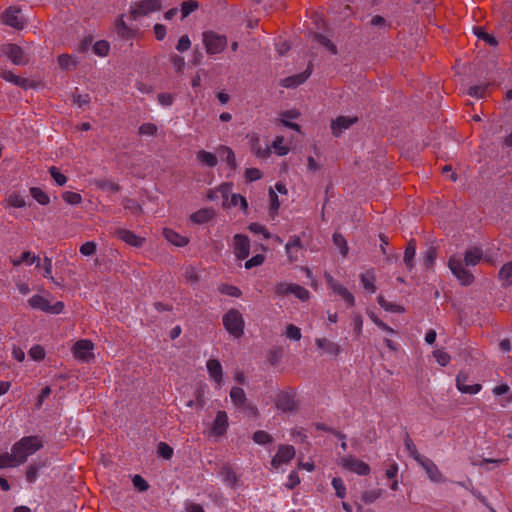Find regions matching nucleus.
Wrapping results in <instances>:
<instances>
[{
    "label": "nucleus",
    "instance_id": "obj_2",
    "mask_svg": "<svg viewBox=\"0 0 512 512\" xmlns=\"http://www.w3.org/2000/svg\"><path fill=\"white\" fill-rule=\"evenodd\" d=\"M222 322L226 331L234 338H240L244 334L245 321L239 310H228L223 315Z\"/></svg>",
    "mask_w": 512,
    "mask_h": 512
},
{
    "label": "nucleus",
    "instance_id": "obj_38",
    "mask_svg": "<svg viewBox=\"0 0 512 512\" xmlns=\"http://www.w3.org/2000/svg\"><path fill=\"white\" fill-rule=\"evenodd\" d=\"M378 304L386 311L391 313H402L404 308L401 305L387 301L384 296H378Z\"/></svg>",
    "mask_w": 512,
    "mask_h": 512
},
{
    "label": "nucleus",
    "instance_id": "obj_15",
    "mask_svg": "<svg viewBox=\"0 0 512 512\" xmlns=\"http://www.w3.org/2000/svg\"><path fill=\"white\" fill-rule=\"evenodd\" d=\"M3 21L5 24L16 29H22L25 25V21L20 14V10L15 7H10L6 10L3 15Z\"/></svg>",
    "mask_w": 512,
    "mask_h": 512
},
{
    "label": "nucleus",
    "instance_id": "obj_39",
    "mask_svg": "<svg viewBox=\"0 0 512 512\" xmlns=\"http://www.w3.org/2000/svg\"><path fill=\"white\" fill-rule=\"evenodd\" d=\"M416 254V244L413 240L408 242V245L404 252V262L408 268H412L414 266V257Z\"/></svg>",
    "mask_w": 512,
    "mask_h": 512
},
{
    "label": "nucleus",
    "instance_id": "obj_5",
    "mask_svg": "<svg viewBox=\"0 0 512 512\" xmlns=\"http://www.w3.org/2000/svg\"><path fill=\"white\" fill-rule=\"evenodd\" d=\"M203 44L208 54L221 53L227 46V38L213 31H206L202 34Z\"/></svg>",
    "mask_w": 512,
    "mask_h": 512
},
{
    "label": "nucleus",
    "instance_id": "obj_23",
    "mask_svg": "<svg viewBox=\"0 0 512 512\" xmlns=\"http://www.w3.org/2000/svg\"><path fill=\"white\" fill-rule=\"evenodd\" d=\"M315 345L318 349L322 350L323 353L333 356H337L341 351V348L337 343L327 338H316Z\"/></svg>",
    "mask_w": 512,
    "mask_h": 512
},
{
    "label": "nucleus",
    "instance_id": "obj_64",
    "mask_svg": "<svg viewBox=\"0 0 512 512\" xmlns=\"http://www.w3.org/2000/svg\"><path fill=\"white\" fill-rule=\"evenodd\" d=\"M381 495H382V490L381 489H375V490L366 491L362 495V500L365 503H373L378 498H380Z\"/></svg>",
    "mask_w": 512,
    "mask_h": 512
},
{
    "label": "nucleus",
    "instance_id": "obj_28",
    "mask_svg": "<svg viewBox=\"0 0 512 512\" xmlns=\"http://www.w3.org/2000/svg\"><path fill=\"white\" fill-rule=\"evenodd\" d=\"M196 160L203 166H207L210 168H213L217 165L218 159L217 156L212 153L208 152L206 150H199L196 153Z\"/></svg>",
    "mask_w": 512,
    "mask_h": 512
},
{
    "label": "nucleus",
    "instance_id": "obj_3",
    "mask_svg": "<svg viewBox=\"0 0 512 512\" xmlns=\"http://www.w3.org/2000/svg\"><path fill=\"white\" fill-rule=\"evenodd\" d=\"M162 8L161 0H141L133 2L129 7L130 18L134 21L159 11Z\"/></svg>",
    "mask_w": 512,
    "mask_h": 512
},
{
    "label": "nucleus",
    "instance_id": "obj_33",
    "mask_svg": "<svg viewBox=\"0 0 512 512\" xmlns=\"http://www.w3.org/2000/svg\"><path fill=\"white\" fill-rule=\"evenodd\" d=\"M230 398L233 404L239 408L245 407L246 404V394L244 390L240 387H233L230 390Z\"/></svg>",
    "mask_w": 512,
    "mask_h": 512
},
{
    "label": "nucleus",
    "instance_id": "obj_31",
    "mask_svg": "<svg viewBox=\"0 0 512 512\" xmlns=\"http://www.w3.org/2000/svg\"><path fill=\"white\" fill-rule=\"evenodd\" d=\"M11 263L13 266H19L22 263H25L26 265L36 264L37 266H39L40 258L36 255L31 254L29 251H26L22 253V255L19 258L11 259Z\"/></svg>",
    "mask_w": 512,
    "mask_h": 512
},
{
    "label": "nucleus",
    "instance_id": "obj_13",
    "mask_svg": "<svg viewBox=\"0 0 512 512\" xmlns=\"http://www.w3.org/2000/svg\"><path fill=\"white\" fill-rule=\"evenodd\" d=\"M233 249L234 254L238 259H246L250 252L249 238L243 234H236L234 236Z\"/></svg>",
    "mask_w": 512,
    "mask_h": 512
},
{
    "label": "nucleus",
    "instance_id": "obj_12",
    "mask_svg": "<svg viewBox=\"0 0 512 512\" xmlns=\"http://www.w3.org/2000/svg\"><path fill=\"white\" fill-rule=\"evenodd\" d=\"M418 464L424 469L431 482L444 483L447 481L446 477L431 459L424 457Z\"/></svg>",
    "mask_w": 512,
    "mask_h": 512
},
{
    "label": "nucleus",
    "instance_id": "obj_59",
    "mask_svg": "<svg viewBox=\"0 0 512 512\" xmlns=\"http://www.w3.org/2000/svg\"><path fill=\"white\" fill-rule=\"evenodd\" d=\"M331 484L339 498H344L346 496V486L341 478H333Z\"/></svg>",
    "mask_w": 512,
    "mask_h": 512
},
{
    "label": "nucleus",
    "instance_id": "obj_56",
    "mask_svg": "<svg viewBox=\"0 0 512 512\" xmlns=\"http://www.w3.org/2000/svg\"><path fill=\"white\" fill-rule=\"evenodd\" d=\"M97 186L106 192L116 193L120 190V187L117 183L108 181V180H100L97 182Z\"/></svg>",
    "mask_w": 512,
    "mask_h": 512
},
{
    "label": "nucleus",
    "instance_id": "obj_40",
    "mask_svg": "<svg viewBox=\"0 0 512 512\" xmlns=\"http://www.w3.org/2000/svg\"><path fill=\"white\" fill-rule=\"evenodd\" d=\"M404 445L409 456L412 457L417 463L425 457L418 452L415 444L413 443L412 439L409 436H406L404 440Z\"/></svg>",
    "mask_w": 512,
    "mask_h": 512
},
{
    "label": "nucleus",
    "instance_id": "obj_35",
    "mask_svg": "<svg viewBox=\"0 0 512 512\" xmlns=\"http://www.w3.org/2000/svg\"><path fill=\"white\" fill-rule=\"evenodd\" d=\"M270 148L273 149L278 156H285L289 153L290 150L289 147L284 144L283 136H277L272 142Z\"/></svg>",
    "mask_w": 512,
    "mask_h": 512
},
{
    "label": "nucleus",
    "instance_id": "obj_63",
    "mask_svg": "<svg viewBox=\"0 0 512 512\" xmlns=\"http://www.w3.org/2000/svg\"><path fill=\"white\" fill-rule=\"evenodd\" d=\"M249 230L254 234H261L265 239H269L271 237V234L266 227L259 223H251L249 225Z\"/></svg>",
    "mask_w": 512,
    "mask_h": 512
},
{
    "label": "nucleus",
    "instance_id": "obj_48",
    "mask_svg": "<svg viewBox=\"0 0 512 512\" xmlns=\"http://www.w3.org/2000/svg\"><path fill=\"white\" fill-rule=\"evenodd\" d=\"M19 463H16V460L13 458V452L5 453L0 455V469L8 468V467H16L19 466Z\"/></svg>",
    "mask_w": 512,
    "mask_h": 512
},
{
    "label": "nucleus",
    "instance_id": "obj_58",
    "mask_svg": "<svg viewBox=\"0 0 512 512\" xmlns=\"http://www.w3.org/2000/svg\"><path fill=\"white\" fill-rule=\"evenodd\" d=\"M198 8V3L194 0L184 1L181 6L182 18H186Z\"/></svg>",
    "mask_w": 512,
    "mask_h": 512
},
{
    "label": "nucleus",
    "instance_id": "obj_20",
    "mask_svg": "<svg viewBox=\"0 0 512 512\" xmlns=\"http://www.w3.org/2000/svg\"><path fill=\"white\" fill-rule=\"evenodd\" d=\"M357 117L339 116L331 123V131L335 136H339L344 130L350 128L357 122Z\"/></svg>",
    "mask_w": 512,
    "mask_h": 512
},
{
    "label": "nucleus",
    "instance_id": "obj_21",
    "mask_svg": "<svg viewBox=\"0 0 512 512\" xmlns=\"http://www.w3.org/2000/svg\"><path fill=\"white\" fill-rule=\"evenodd\" d=\"M3 52L15 65H23L26 63L22 49L15 44L5 46Z\"/></svg>",
    "mask_w": 512,
    "mask_h": 512
},
{
    "label": "nucleus",
    "instance_id": "obj_30",
    "mask_svg": "<svg viewBox=\"0 0 512 512\" xmlns=\"http://www.w3.org/2000/svg\"><path fill=\"white\" fill-rule=\"evenodd\" d=\"M163 235L170 243L178 247H183L188 243L187 237L178 234L172 229H164Z\"/></svg>",
    "mask_w": 512,
    "mask_h": 512
},
{
    "label": "nucleus",
    "instance_id": "obj_16",
    "mask_svg": "<svg viewBox=\"0 0 512 512\" xmlns=\"http://www.w3.org/2000/svg\"><path fill=\"white\" fill-rule=\"evenodd\" d=\"M302 250L301 239L298 236H292L285 245V252L290 263L299 260V253Z\"/></svg>",
    "mask_w": 512,
    "mask_h": 512
},
{
    "label": "nucleus",
    "instance_id": "obj_18",
    "mask_svg": "<svg viewBox=\"0 0 512 512\" xmlns=\"http://www.w3.org/2000/svg\"><path fill=\"white\" fill-rule=\"evenodd\" d=\"M207 371L211 380L216 384V387H221L223 383V370L222 365L217 359H209L206 363Z\"/></svg>",
    "mask_w": 512,
    "mask_h": 512
},
{
    "label": "nucleus",
    "instance_id": "obj_51",
    "mask_svg": "<svg viewBox=\"0 0 512 512\" xmlns=\"http://www.w3.org/2000/svg\"><path fill=\"white\" fill-rule=\"evenodd\" d=\"M63 200L71 205H78L82 202V196L79 193L72 191H65L62 194Z\"/></svg>",
    "mask_w": 512,
    "mask_h": 512
},
{
    "label": "nucleus",
    "instance_id": "obj_8",
    "mask_svg": "<svg viewBox=\"0 0 512 512\" xmlns=\"http://www.w3.org/2000/svg\"><path fill=\"white\" fill-rule=\"evenodd\" d=\"M114 30L122 40H132L142 35L141 30L134 25H128L124 20V15H120L114 21Z\"/></svg>",
    "mask_w": 512,
    "mask_h": 512
},
{
    "label": "nucleus",
    "instance_id": "obj_4",
    "mask_svg": "<svg viewBox=\"0 0 512 512\" xmlns=\"http://www.w3.org/2000/svg\"><path fill=\"white\" fill-rule=\"evenodd\" d=\"M448 267L461 285L469 286L474 282V276L463 264L461 257L453 255L448 260Z\"/></svg>",
    "mask_w": 512,
    "mask_h": 512
},
{
    "label": "nucleus",
    "instance_id": "obj_43",
    "mask_svg": "<svg viewBox=\"0 0 512 512\" xmlns=\"http://www.w3.org/2000/svg\"><path fill=\"white\" fill-rule=\"evenodd\" d=\"M109 50H110V45L107 41L105 40H99L97 41L93 47H92V51L94 52V54H96L97 56H100V57H105L108 55L109 53Z\"/></svg>",
    "mask_w": 512,
    "mask_h": 512
},
{
    "label": "nucleus",
    "instance_id": "obj_34",
    "mask_svg": "<svg viewBox=\"0 0 512 512\" xmlns=\"http://www.w3.org/2000/svg\"><path fill=\"white\" fill-rule=\"evenodd\" d=\"M360 280L362 283L363 288L370 292L375 293L376 292V285H375V275L372 271L365 272L361 274Z\"/></svg>",
    "mask_w": 512,
    "mask_h": 512
},
{
    "label": "nucleus",
    "instance_id": "obj_62",
    "mask_svg": "<svg viewBox=\"0 0 512 512\" xmlns=\"http://www.w3.org/2000/svg\"><path fill=\"white\" fill-rule=\"evenodd\" d=\"M157 453L162 458L169 460L173 455V449L168 444L160 442L157 447Z\"/></svg>",
    "mask_w": 512,
    "mask_h": 512
},
{
    "label": "nucleus",
    "instance_id": "obj_37",
    "mask_svg": "<svg viewBox=\"0 0 512 512\" xmlns=\"http://www.w3.org/2000/svg\"><path fill=\"white\" fill-rule=\"evenodd\" d=\"M220 157L227 162L231 168L236 167V158L233 150L227 146H221L219 148Z\"/></svg>",
    "mask_w": 512,
    "mask_h": 512
},
{
    "label": "nucleus",
    "instance_id": "obj_1",
    "mask_svg": "<svg viewBox=\"0 0 512 512\" xmlns=\"http://www.w3.org/2000/svg\"><path fill=\"white\" fill-rule=\"evenodd\" d=\"M42 446V439L38 436L23 437L12 446L13 458L21 465Z\"/></svg>",
    "mask_w": 512,
    "mask_h": 512
},
{
    "label": "nucleus",
    "instance_id": "obj_54",
    "mask_svg": "<svg viewBox=\"0 0 512 512\" xmlns=\"http://www.w3.org/2000/svg\"><path fill=\"white\" fill-rule=\"evenodd\" d=\"M314 40L327 48L332 54H336L337 50L335 45L326 36L321 34H314Z\"/></svg>",
    "mask_w": 512,
    "mask_h": 512
},
{
    "label": "nucleus",
    "instance_id": "obj_53",
    "mask_svg": "<svg viewBox=\"0 0 512 512\" xmlns=\"http://www.w3.org/2000/svg\"><path fill=\"white\" fill-rule=\"evenodd\" d=\"M49 173L58 186H63L66 184L67 177L64 174H62L57 167H50Z\"/></svg>",
    "mask_w": 512,
    "mask_h": 512
},
{
    "label": "nucleus",
    "instance_id": "obj_41",
    "mask_svg": "<svg viewBox=\"0 0 512 512\" xmlns=\"http://www.w3.org/2000/svg\"><path fill=\"white\" fill-rule=\"evenodd\" d=\"M499 278L504 285H509L512 283V262L502 266L499 271Z\"/></svg>",
    "mask_w": 512,
    "mask_h": 512
},
{
    "label": "nucleus",
    "instance_id": "obj_50",
    "mask_svg": "<svg viewBox=\"0 0 512 512\" xmlns=\"http://www.w3.org/2000/svg\"><path fill=\"white\" fill-rule=\"evenodd\" d=\"M474 31L479 39L485 41L491 46L497 45V40L495 39V37L485 32L482 27H477L474 29Z\"/></svg>",
    "mask_w": 512,
    "mask_h": 512
},
{
    "label": "nucleus",
    "instance_id": "obj_22",
    "mask_svg": "<svg viewBox=\"0 0 512 512\" xmlns=\"http://www.w3.org/2000/svg\"><path fill=\"white\" fill-rule=\"evenodd\" d=\"M299 116H300V113L295 109L286 110L279 114L278 121L285 127H288L297 132H300V126L298 124L292 122L293 120L298 119Z\"/></svg>",
    "mask_w": 512,
    "mask_h": 512
},
{
    "label": "nucleus",
    "instance_id": "obj_49",
    "mask_svg": "<svg viewBox=\"0 0 512 512\" xmlns=\"http://www.w3.org/2000/svg\"><path fill=\"white\" fill-rule=\"evenodd\" d=\"M253 440L259 445H265L272 442V437L266 431L258 430L254 433Z\"/></svg>",
    "mask_w": 512,
    "mask_h": 512
},
{
    "label": "nucleus",
    "instance_id": "obj_45",
    "mask_svg": "<svg viewBox=\"0 0 512 512\" xmlns=\"http://www.w3.org/2000/svg\"><path fill=\"white\" fill-rule=\"evenodd\" d=\"M333 242H334V245L340 249L342 256L345 257L348 254L349 249H348L347 241L344 238V236L341 235L340 233H334L333 234Z\"/></svg>",
    "mask_w": 512,
    "mask_h": 512
},
{
    "label": "nucleus",
    "instance_id": "obj_32",
    "mask_svg": "<svg viewBox=\"0 0 512 512\" xmlns=\"http://www.w3.org/2000/svg\"><path fill=\"white\" fill-rule=\"evenodd\" d=\"M482 251L479 248H471L465 252L464 261L466 266H475L482 259Z\"/></svg>",
    "mask_w": 512,
    "mask_h": 512
},
{
    "label": "nucleus",
    "instance_id": "obj_55",
    "mask_svg": "<svg viewBox=\"0 0 512 512\" xmlns=\"http://www.w3.org/2000/svg\"><path fill=\"white\" fill-rule=\"evenodd\" d=\"M433 356L436 359L437 363L441 366H446L449 364L451 357L450 355L444 351L443 349H437L433 352Z\"/></svg>",
    "mask_w": 512,
    "mask_h": 512
},
{
    "label": "nucleus",
    "instance_id": "obj_9",
    "mask_svg": "<svg viewBox=\"0 0 512 512\" xmlns=\"http://www.w3.org/2000/svg\"><path fill=\"white\" fill-rule=\"evenodd\" d=\"M93 350L94 344L87 339L78 340L72 348L74 357L82 362H90L94 358Z\"/></svg>",
    "mask_w": 512,
    "mask_h": 512
},
{
    "label": "nucleus",
    "instance_id": "obj_24",
    "mask_svg": "<svg viewBox=\"0 0 512 512\" xmlns=\"http://www.w3.org/2000/svg\"><path fill=\"white\" fill-rule=\"evenodd\" d=\"M0 77L3 78L5 81L10 82L24 89L31 87V83L28 79L17 76L12 71L7 69L0 70Z\"/></svg>",
    "mask_w": 512,
    "mask_h": 512
},
{
    "label": "nucleus",
    "instance_id": "obj_57",
    "mask_svg": "<svg viewBox=\"0 0 512 512\" xmlns=\"http://www.w3.org/2000/svg\"><path fill=\"white\" fill-rule=\"evenodd\" d=\"M28 354L31 357V359H33L35 361L43 360L46 355L45 350L41 345H33L30 348Z\"/></svg>",
    "mask_w": 512,
    "mask_h": 512
},
{
    "label": "nucleus",
    "instance_id": "obj_44",
    "mask_svg": "<svg viewBox=\"0 0 512 512\" xmlns=\"http://www.w3.org/2000/svg\"><path fill=\"white\" fill-rule=\"evenodd\" d=\"M278 409L288 412L292 411L295 407L294 401L288 395H281L277 401Z\"/></svg>",
    "mask_w": 512,
    "mask_h": 512
},
{
    "label": "nucleus",
    "instance_id": "obj_14",
    "mask_svg": "<svg viewBox=\"0 0 512 512\" xmlns=\"http://www.w3.org/2000/svg\"><path fill=\"white\" fill-rule=\"evenodd\" d=\"M115 234L120 240L135 248L143 247L146 242L144 237L136 235L128 229H117Z\"/></svg>",
    "mask_w": 512,
    "mask_h": 512
},
{
    "label": "nucleus",
    "instance_id": "obj_26",
    "mask_svg": "<svg viewBox=\"0 0 512 512\" xmlns=\"http://www.w3.org/2000/svg\"><path fill=\"white\" fill-rule=\"evenodd\" d=\"M3 205L5 208H24L26 206V199L24 196L17 192H10L7 194L3 201Z\"/></svg>",
    "mask_w": 512,
    "mask_h": 512
},
{
    "label": "nucleus",
    "instance_id": "obj_25",
    "mask_svg": "<svg viewBox=\"0 0 512 512\" xmlns=\"http://www.w3.org/2000/svg\"><path fill=\"white\" fill-rule=\"evenodd\" d=\"M310 74H311V70L308 68L306 71H304L300 74L293 75V76L286 77V78L282 79L281 85L285 88L297 87L300 84L304 83L308 79Z\"/></svg>",
    "mask_w": 512,
    "mask_h": 512
},
{
    "label": "nucleus",
    "instance_id": "obj_47",
    "mask_svg": "<svg viewBox=\"0 0 512 512\" xmlns=\"http://www.w3.org/2000/svg\"><path fill=\"white\" fill-rule=\"evenodd\" d=\"M291 294L301 301H307L310 298L309 291L306 288L302 287L301 285L295 283H293L292 285Z\"/></svg>",
    "mask_w": 512,
    "mask_h": 512
},
{
    "label": "nucleus",
    "instance_id": "obj_19",
    "mask_svg": "<svg viewBox=\"0 0 512 512\" xmlns=\"http://www.w3.org/2000/svg\"><path fill=\"white\" fill-rule=\"evenodd\" d=\"M468 381V375L460 372L456 377V387L461 393L475 395L482 389L480 384L469 385L466 382Z\"/></svg>",
    "mask_w": 512,
    "mask_h": 512
},
{
    "label": "nucleus",
    "instance_id": "obj_46",
    "mask_svg": "<svg viewBox=\"0 0 512 512\" xmlns=\"http://www.w3.org/2000/svg\"><path fill=\"white\" fill-rule=\"evenodd\" d=\"M218 290L220 293H222L224 295H228V296L236 297V298L240 297L242 294L241 290L238 287L229 285V284L219 285Z\"/></svg>",
    "mask_w": 512,
    "mask_h": 512
},
{
    "label": "nucleus",
    "instance_id": "obj_60",
    "mask_svg": "<svg viewBox=\"0 0 512 512\" xmlns=\"http://www.w3.org/2000/svg\"><path fill=\"white\" fill-rule=\"evenodd\" d=\"M232 187H233L232 183H222L221 185H219L217 187L218 194L221 195V197L223 198V201L224 200L230 201L231 194H233Z\"/></svg>",
    "mask_w": 512,
    "mask_h": 512
},
{
    "label": "nucleus",
    "instance_id": "obj_29",
    "mask_svg": "<svg viewBox=\"0 0 512 512\" xmlns=\"http://www.w3.org/2000/svg\"><path fill=\"white\" fill-rule=\"evenodd\" d=\"M222 206L224 208H232L239 206L243 212H246L248 209V202L244 196L234 193L231 194L230 201H223Z\"/></svg>",
    "mask_w": 512,
    "mask_h": 512
},
{
    "label": "nucleus",
    "instance_id": "obj_27",
    "mask_svg": "<svg viewBox=\"0 0 512 512\" xmlns=\"http://www.w3.org/2000/svg\"><path fill=\"white\" fill-rule=\"evenodd\" d=\"M215 216L212 208H202L191 214L190 219L195 224H203L210 221Z\"/></svg>",
    "mask_w": 512,
    "mask_h": 512
},
{
    "label": "nucleus",
    "instance_id": "obj_61",
    "mask_svg": "<svg viewBox=\"0 0 512 512\" xmlns=\"http://www.w3.org/2000/svg\"><path fill=\"white\" fill-rule=\"evenodd\" d=\"M352 324L354 327V333L357 337H359L362 333L363 328V319L359 313H353L351 315Z\"/></svg>",
    "mask_w": 512,
    "mask_h": 512
},
{
    "label": "nucleus",
    "instance_id": "obj_6",
    "mask_svg": "<svg viewBox=\"0 0 512 512\" xmlns=\"http://www.w3.org/2000/svg\"><path fill=\"white\" fill-rule=\"evenodd\" d=\"M28 303L32 308L49 314H60L64 309L63 302L57 301L54 304H50L49 299L41 295L32 296Z\"/></svg>",
    "mask_w": 512,
    "mask_h": 512
},
{
    "label": "nucleus",
    "instance_id": "obj_52",
    "mask_svg": "<svg viewBox=\"0 0 512 512\" xmlns=\"http://www.w3.org/2000/svg\"><path fill=\"white\" fill-rule=\"evenodd\" d=\"M285 336L290 340L299 341L302 337V334L299 327L293 324H289L286 327Z\"/></svg>",
    "mask_w": 512,
    "mask_h": 512
},
{
    "label": "nucleus",
    "instance_id": "obj_11",
    "mask_svg": "<svg viewBox=\"0 0 512 512\" xmlns=\"http://www.w3.org/2000/svg\"><path fill=\"white\" fill-rule=\"evenodd\" d=\"M340 465L344 467L345 469L361 476L368 475L371 471L369 465L365 463L364 461L357 459L356 457L352 455H348L346 457H343L340 460Z\"/></svg>",
    "mask_w": 512,
    "mask_h": 512
},
{
    "label": "nucleus",
    "instance_id": "obj_7",
    "mask_svg": "<svg viewBox=\"0 0 512 512\" xmlns=\"http://www.w3.org/2000/svg\"><path fill=\"white\" fill-rule=\"evenodd\" d=\"M296 455V450L292 445L281 444L278 446L275 455L271 460V467L279 470L283 465L289 464Z\"/></svg>",
    "mask_w": 512,
    "mask_h": 512
},
{
    "label": "nucleus",
    "instance_id": "obj_36",
    "mask_svg": "<svg viewBox=\"0 0 512 512\" xmlns=\"http://www.w3.org/2000/svg\"><path fill=\"white\" fill-rule=\"evenodd\" d=\"M30 195L40 204L48 205L50 203V197L48 194L39 187H31Z\"/></svg>",
    "mask_w": 512,
    "mask_h": 512
},
{
    "label": "nucleus",
    "instance_id": "obj_17",
    "mask_svg": "<svg viewBox=\"0 0 512 512\" xmlns=\"http://www.w3.org/2000/svg\"><path fill=\"white\" fill-rule=\"evenodd\" d=\"M228 416L225 411H218L211 427L210 433L212 436L220 437L225 434L228 428Z\"/></svg>",
    "mask_w": 512,
    "mask_h": 512
},
{
    "label": "nucleus",
    "instance_id": "obj_42",
    "mask_svg": "<svg viewBox=\"0 0 512 512\" xmlns=\"http://www.w3.org/2000/svg\"><path fill=\"white\" fill-rule=\"evenodd\" d=\"M293 283L289 282H278L274 286V292L279 297H285L292 293Z\"/></svg>",
    "mask_w": 512,
    "mask_h": 512
},
{
    "label": "nucleus",
    "instance_id": "obj_10",
    "mask_svg": "<svg viewBox=\"0 0 512 512\" xmlns=\"http://www.w3.org/2000/svg\"><path fill=\"white\" fill-rule=\"evenodd\" d=\"M326 283L333 291V293L339 295L347 304L348 307H353L355 305V298L353 294L341 283L336 281L330 274H325Z\"/></svg>",
    "mask_w": 512,
    "mask_h": 512
}]
</instances>
